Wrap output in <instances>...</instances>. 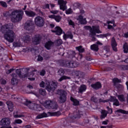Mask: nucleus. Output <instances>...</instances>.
<instances>
[{
    "label": "nucleus",
    "instance_id": "f257e3e1",
    "mask_svg": "<svg viewBox=\"0 0 128 128\" xmlns=\"http://www.w3.org/2000/svg\"><path fill=\"white\" fill-rule=\"evenodd\" d=\"M14 28V25L12 23L5 24L1 28V32L4 34V38L8 42H14L16 34L14 31L10 30Z\"/></svg>",
    "mask_w": 128,
    "mask_h": 128
},
{
    "label": "nucleus",
    "instance_id": "f03ea898",
    "mask_svg": "<svg viewBox=\"0 0 128 128\" xmlns=\"http://www.w3.org/2000/svg\"><path fill=\"white\" fill-rule=\"evenodd\" d=\"M40 88H44L45 86L48 92L52 94L54 92V90L56 88V86H58V82L46 80V84L44 81H42L40 83Z\"/></svg>",
    "mask_w": 128,
    "mask_h": 128
},
{
    "label": "nucleus",
    "instance_id": "7ed1b4c3",
    "mask_svg": "<svg viewBox=\"0 0 128 128\" xmlns=\"http://www.w3.org/2000/svg\"><path fill=\"white\" fill-rule=\"evenodd\" d=\"M84 30H90V34H89V36L90 38H92V40H96V38H94V36L96 34H102V32L100 30V27L98 26H84Z\"/></svg>",
    "mask_w": 128,
    "mask_h": 128
},
{
    "label": "nucleus",
    "instance_id": "20e7f679",
    "mask_svg": "<svg viewBox=\"0 0 128 128\" xmlns=\"http://www.w3.org/2000/svg\"><path fill=\"white\" fill-rule=\"evenodd\" d=\"M24 11L22 10H16L11 13L12 21V22H20L22 20Z\"/></svg>",
    "mask_w": 128,
    "mask_h": 128
},
{
    "label": "nucleus",
    "instance_id": "39448f33",
    "mask_svg": "<svg viewBox=\"0 0 128 128\" xmlns=\"http://www.w3.org/2000/svg\"><path fill=\"white\" fill-rule=\"evenodd\" d=\"M16 73L18 74V76L20 77V78H28V80H36V76H34V72H30L26 74H22V72L20 70L18 69L16 70Z\"/></svg>",
    "mask_w": 128,
    "mask_h": 128
},
{
    "label": "nucleus",
    "instance_id": "423d86ee",
    "mask_svg": "<svg viewBox=\"0 0 128 128\" xmlns=\"http://www.w3.org/2000/svg\"><path fill=\"white\" fill-rule=\"evenodd\" d=\"M60 112H48L47 114L44 112L42 114H39L36 117V120H40V118H48V116H60Z\"/></svg>",
    "mask_w": 128,
    "mask_h": 128
},
{
    "label": "nucleus",
    "instance_id": "0eeeda50",
    "mask_svg": "<svg viewBox=\"0 0 128 128\" xmlns=\"http://www.w3.org/2000/svg\"><path fill=\"white\" fill-rule=\"evenodd\" d=\"M43 106L46 108H49L50 110H56L58 108V103L52 100H47L44 104Z\"/></svg>",
    "mask_w": 128,
    "mask_h": 128
},
{
    "label": "nucleus",
    "instance_id": "6e6552de",
    "mask_svg": "<svg viewBox=\"0 0 128 128\" xmlns=\"http://www.w3.org/2000/svg\"><path fill=\"white\" fill-rule=\"evenodd\" d=\"M25 105H26V106L29 108H30V110H36L37 112H40V110H42V107H40V106L38 104L32 103L30 102V101H26Z\"/></svg>",
    "mask_w": 128,
    "mask_h": 128
},
{
    "label": "nucleus",
    "instance_id": "1a4fd4ad",
    "mask_svg": "<svg viewBox=\"0 0 128 128\" xmlns=\"http://www.w3.org/2000/svg\"><path fill=\"white\" fill-rule=\"evenodd\" d=\"M0 126H2L0 128H12L10 126V119L7 118H3L0 121Z\"/></svg>",
    "mask_w": 128,
    "mask_h": 128
},
{
    "label": "nucleus",
    "instance_id": "9d476101",
    "mask_svg": "<svg viewBox=\"0 0 128 128\" xmlns=\"http://www.w3.org/2000/svg\"><path fill=\"white\" fill-rule=\"evenodd\" d=\"M110 101L113 102L114 106H120V102L118 100L116 99V98L114 96H111L110 100H104L102 99H99V102H108Z\"/></svg>",
    "mask_w": 128,
    "mask_h": 128
},
{
    "label": "nucleus",
    "instance_id": "9b49d317",
    "mask_svg": "<svg viewBox=\"0 0 128 128\" xmlns=\"http://www.w3.org/2000/svg\"><path fill=\"white\" fill-rule=\"evenodd\" d=\"M57 94H60V104H64L66 100V92L64 90H58Z\"/></svg>",
    "mask_w": 128,
    "mask_h": 128
},
{
    "label": "nucleus",
    "instance_id": "f8f14e48",
    "mask_svg": "<svg viewBox=\"0 0 128 128\" xmlns=\"http://www.w3.org/2000/svg\"><path fill=\"white\" fill-rule=\"evenodd\" d=\"M63 66H66V68H78V64L76 63L75 61H66L65 62V64H62Z\"/></svg>",
    "mask_w": 128,
    "mask_h": 128
},
{
    "label": "nucleus",
    "instance_id": "ddd939ff",
    "mask_svg": "<svg viewBox=\"0 0 128 128\" xmlns=\"http://www.w3.org/2000/svg\"><path fill=\"white\" fill-rule=\"evenodd\" d=\"M34 22L36 26L40 28L44 26V20L41 16H37L34 18Z\"/></svg>",
    "mask_w": 128,
    "mask_h": 128
},
{
    "label": "nucleus",
    "instance_id": "4468645a",
    "mask_svg": "<svg viewBox=\"0 0 128 128\" xmlns=\"http://www.w3.org/2000/svg\"><path fill=\"white\" fill-rule=\"evenodd\" d=\"M24 28L26 30H32L34 28V22L32 20L27 21L24 24Z\"/></svg>",
    "mask_w": 128,
    "mask_h": 128
},
{
    "label": "nucleus",
    "instance_id": "2eb2a0df",
    "mask_svg": "<svg viewBox=\"0 0 128 128\" xmlns=\"http://www.w3.org/2000/svg\"><path fill=\"white\" fill-rule=\"evenodd\" d=\"M66 4H68L66 1H64V0H58V4L60 6V10H66L68 8Z\"/></svg>",
    "mask_w": 128,
    "mask_h": 128
},
{
    "label": "nucleus",
    "instance_id": "dca6fc26",
    "mask_svg": "<svg viewBox=\"0 0 128 128\" xmlns=\"http://www.w3.org/2000/svg\"><path fill=\"white\" fill-rule=\"evenodd\" d=\"M40 36L39 34L36 35L32 38V42L34 44H38L40 42Z\"/></svg>",
    "mask_w": 128,
    "mask_h": 128
},
{
    "label": "nucleus",
    "instance_id": "f3484780",
    "mask_svg": "<svg viewBox=\"0 0 128 128\" xmlns=\"http://www.w3.org/2000/svg\"><path fill=\"white\" fill-rule=\"evenodd\" d=\"M77 20H78L79 22L81 24H86V18H84V17L82 15H80L79 16L76 18Z\"/></svg>",
    "mask_w": 128,
    "mask_h": 128
},
{
    "label": "nucleus",
    "instance_id": "a211bd4d",
    "mask_svg": "<svg viewBox=\"0 0 128 128\" xmlns=\"http://www.w3.org/2000/svg\"><path fill=\"white\" fill-rule=\"evenodd\" d=\"M12 84L13 86H16L18 80V76L16 74H12Z\"/></svg>",
    "mask_w": 128,
    "mask_h": 128
},
{
    "label": "nucleus",
    "instance_id": "6ab92c4d",
    "mask_svg": "<svg viewBox=\"0 0 128 128\" xmlns=\"http://www.w3.org/2000/svg\"><path fill=\"white\" fill-rule=\"evenodd\" d=\"M52 32H56V34L60 36L62 34V30L60 26H56L54 30H52Z\"/></svg>",
    "mask_w": 128,
    "mask_h": 128
},
{
    "label": "nucleus",
    "instance_id": "aec40b11",
    "mask_svg": "<svg viewBox=\"0 0 128 128\" xmlns=\"http://www.w3.org/2000/svg\"><path fill=\"white\" fill-rule=\"evenodd\" d=\"M111 44L113 50L114 52H117L118 49L116 48V46H118V44H116V40H114V38H112Z\"/></svg>",
    "mask_w": 128,
    "mask_h": 128
},
{
    "label": "nucleus",
    "instance_id": "412c9836",
    "mask_svg": "<svg viewBox=\"0 0 128 128\" xmlns=\"http://www.w3.org/2000/svg\"><path fill=\"white\" fill-rule=\"evenodd\" d=\"M48 18H54L57 22H60V20H62V16H55L54 14L50 15Z\"/></svg>",
    "mask_w": 128,
    "mask_h": 128
},
{
    "label": "nucleus",
    "instance_id": "4be33fe9",
    "mask_svg": "<svg viewBox=\"0 0 128 128\" xmlns=\"http://www.w3.org/2000/svg\"><path fill=\"white\" fill-rule=\"evenodd\" d=\"M22 40L24 42H28L30 40V38L28 34H24L22 37Z\"/></svg>",
    "mask_w": 128,
    "mask_h": 128
},
{
    "label": "nucleus",
    "instance_id": "5701e85b",
    "mask_svg": "<svg viewBox=\"0 0 128 128\" xmlns=\"http://www.w3.org/2000/svg\"><path fill=\"white\" fill-rule=\"evenodd\" d=\"M91 86L94 90H98V88H102V84L100 82H97L91 84Z\"/></svg>",
    "mask_w": 128,
    "mask_h": 128
},
{
    "label": "nucleus",
    "instance_id": "b1692460",
    "mask_svg": "<svg viewBox=\"0 0 128 128\" xmlns=\"http://www.w3.org/2000/svg\"><path fill=\"white\" fill-rule=\"evenodd\" d=\"M86 90V86L82 84L80 86L78 92V94H82V92H84Z\"/></svg>",
    "mask_w": 128,
    "mask_h": 128
},
{
    "label": "nucleus",
    "instance_id": "393cba45",
    "mask_svg": "<svg viewBox=\"0 0 128 128\" xmlns=\"http://www.w3.org/2000/svg\"><path fill=\"white\" fill-rule=\"evenodd\" d=\"M25 14L26 16H29L30 18H34V16H36V12H34V11H28V10H25Z\"/></svg>",
    "mask_w": 128,
    "mask_h": 128
},
{
    "label": "nucleus",
    "instance_id": "a878e982",
    "mask_svg": "<svg viewBox=\"0 0 128 128\" xmlns=\"http://www.w3.org/2000/svg\"><path fill=\"white\" fill-rule=\"evenodd\" d=\"M107 24H108V28L109 30H110L111 28H114V27H115L116 26V24H114V20H112L111 21H108Z\"/></svg>",
    "mask_w": 128,
    "mask_h": 128
},
{
    "label": "nucleus",
    "instance_id": "bb28decb",
    "mask_svg": "<svg viewBox=\"0 0 128 128\" xmlns=\"http://www.w3.org/2000/svg\"><path fill=\"white\" fill-rule=\"evenodd\" d=\"M54 46V42L52 41H48L45 44L44 47L47 50H50V48H52V46Z\"/></svg>",
    "mask_w": 128,
    "mask_h": 128
},
{
    "label": "nucleus",
    "instance_id": "cd10ccee",
    "mask_svg": "<svg viewBox=\"0 0 128 128\" xmlns=\"http://www.w3.org/2000/svg\"><path fill=\"white\" fill-rule=\"evenodd\" d=\"M6 104L10 112H12L14 110V104H12V102L10 101H8L6 102Z\"/></svg>",
    "mask_w": 128,
    "mask_h": 128
},
{
    "label": "nucleus",
    "instance_id": "c85d7f7f",
    "mask_svg": "<svg viewBox=\"0 0 128 128\" xmlns=\"http://www.w3.org/2000/svg\"><path fill=\"white\" fill-rule=\"evenodd\" d=\"M72 38H74V36L72 33H70L69 34H64L63 36V38L65 40H66L67 38L72 40Z\"/></svg>",
    "mask_w": 128,
    "mask_h": 128
},
{
    "label": "nucleus",
    "instance_id": "c756f323",
    "mask_svg": "<svg viewBox=\"0 0 128 128\" xmlns=\"http://www.w3.org/2000/svg\"><path fill=\"white\" fill-rule=\"evenodd\" d=\"M90 48L94 52H98V44H93L90 46Z\"/></svg>",
    "mask_w": 128,
    "mask_h": 128
},
{
    "label": "nucleus",
    "instance_id": "7c9ffc66",
    "mask_svg": "<svg viewBox=\"0 0 128 128\" xmlns=\"http://www.w3.org/2000/svg\"><path fill=\"white\" fill-rule=\"evenodd\" d=\"M82 115V112H78V113L76 112H74V116L72 117V118H80Z\"/></svg>",
    "mask_w": 128,
    "mask_h": 128
},
{
    "label": "nucleus",
    "instance_id": "2f4dec72",
    "mask_svg": "<svg viewBox=\"0 0 128 128\" xmlns=\"http://www.w3.org/2000/svg\"><path fill=\"white\" fill-rule=\"evenodd\" d=\"M108 116V112L106 110H102L101 112L100 118H104Z\"/></svg>",
    "mask_w": 128,
    "mask_h": 128
},
{
    "label": "nucleus",
    "instance_id": "473e14b6",
    "mask_svg": "<svg viewBox=\"0 0 128 128\" xmlns=\"http://www.w3.org/2000/svg\"><path fill=\"white\" fill-rule=\"evenodd\" d=\"M70 100L72 102L74 106H78L80 104V102L76 100V99L72 97H70Z\"/></svg>",
    "mask_w": 128,
    "mask_h": 128
},
{
    "label": "nucleus",
    "instance_id": "72a5a7b5",
    "mask_svg": "<svg viewBox=\"0 0 128 128\" xmlns=\"http://www.w3.org/2000/svg\"><path fill=\"white\" fill-rule=\"evenodd\" d=\"M115 112L116 114L117 112H120V114H128V111H126L122 109H119L115 111Z\"/></svg>",
    "mask_w": 128,
    "mask_h": 128
},
{
    "label": "nucleus",
    "instance_id": "f704fd0d",
    "mask_svg": "<svg viewBox=\"0 0 128 128\" xmlns=\"http://www.w3.org/2000/svg\"><path fill=\"white\" fill-rule=\"evenodd\" d=\"M124 52L125 54H128V44L124 43L123 46Z\"/></svg>",
    "mask_w": 128,
    "mask_h": 128
},
{
    "label": "nucleus",
    "instance_id": "c9c22d12",
    "mask_svg": "<svg viewBox=\"0 0 128 128\" xmlns=\"http://www.w3.org/2000/svg\"><path fill=\"white\" fill-rule=\"evenodd\" d=\"M76 50H78L79 52H84V48L82 46H76Z\"/></svg>",
    "mask_w": 128,
    "mask_h": 128
},
{
    "label": "nucleus",
    "instance_id": "e433bc0d",
    "mask_svg": "<svg viewBox=\"0 0 128 128\" xmlns=\"http://www.w3.org/2000/svg\"><path fill=\"white\" fill-rule=\"evenodd\" d=\"M70 78L69 76H61V78L58 80V82H62V80H70Z\"/></svg>",
    "mask_w": 128,
    "mask_h": 128
},
{
    "label": "nucleus",
    "instance_id": "4c0bfd02",
    "mask_svg": "<svg viewBox=\"0 0 128 128\" xmlns=\"http://www.w3.org/2000/svg\"><path fill=\"white\" fill-rule=\"evenodd\" d=\"M13 46H14V48H20V46H22V45L20 42H14L13 43Z\"/></svg>",
    "mask_w": 128,
    "mask_h": 128
},
{
    "label": "nucleus",
    "instance_id": "58836bf2",
    "mask_svg": "<svg viewBox=\"0 0 128 128\" xmlns=\"http://www.w3.org/2000/svg\"><path fill=\"white\" fill-rule=\"evenodd\" d=\"M18 113V111L16 112H14V118H24V115L21 114H16Z\"/></svg>",
    "mask_w": 128,
    "mask_h": 128
},
{
    "label": "nucleus",
    "instance_id": "ea45409f",
    "mask_svg": "<svg viewBox=\"0 0 128 128\" xmlns=\"http://www.w3.org/2000/svg\"><path fill=\"white\" fill-rule=\"evenodd\" d=\"M39 92L42 96H46V92L44 89L41 88L39 90Z\"/></svg>",
    "mask_w": 128,
    "mask_h": 128
},
{
    "label": "nucleus",
    "instance_id": "a19ab883",
    "mask_svg": "<svg viewBox=\"0 0 128 128\" xmlns=\"http://www.w3.org/2000/svg\"><path fill=\"white\" fill-rule=\"evenodd\" d=\"M118 98L120 102H124V96L122 95H118Z\"/></svg>",
    "mask_w": 128,
    "mask_h": 128
},
{
    "label": "nucleus",
    "instance_id": "79ce46f5",
    "mask_svg": "<svg viewBox=\"0 0 128 128\" xmlns=\"http://www.w3.org/2000/svg\"><path fill=\"white\" fill-rule=\"evenodd\" d=\"M58 74L59 76H64V69L60 68L58 70Z\"/></svg>",
    "mask_w": 128,
    "mask_h": 128
},
{
    "label": "nucleus",
    "instance_id": "37998d69",
    "mask_svg": "<svg viewBox=\"0 0 128 128\" xmlns=\"http://www.w3.org/2000/svg\"><path fill=\"white\" fill-rule=\"evenodd\" d=\"M112 82L114 84V86L116 85V84H118V82H120L122 80H118V78H114L112 80Z\"/></svg>",
    "mask_w": 128,
    "mask_h": 128
},
{
    "label": "nucleus",
    "instance_id": "c03bdc74",
    "mask_svg": "<svg viewBox=\"0 0 128 128\" xmlns=\"http://www.w3.org/2000/svg\"><path fill=\"white\" fill-rule=\"evenodd\" d=\"M55 42L56 46H60V44H62V40L60 39H58L56 40Z\"/></svg>",
    "mask_w": 128,
    "mask_h": 128
},
{
    "label": "nucleus",
    "instance_id": "a18cd8bd",
    "mask_svg": "<svg viewBox=\"0 0 128 128\" xmlns=\"http://www.w3.org/2000/svg\"><path fill=\"white\" fill-rule=\"evenodd\" d=\"M68 22L70 24V26H72L73 28H74V22H72V20L70 19H68Z\"/></svg>",
    "mask_w": 128,
    "mask_h": 128
},
{
    "label": "nucleus",
    "instance_id": "49530a36",
    "mask_svg": "<svg viewBox=\"0 0 128 128\" xmlns=\"http://www.w3.org/2000/svg\"><path fill=\"white\" fill-rule=\"evenodd\" d=\"M66 14H72V10L70 8H69L68 10L66 11Z\"/></svg>",
    "mask_w": 128,
    "mask_h": 128
},
{
    "label": "nucleus",
    "instance_id": "de8ad7c7",
    "mask_svg": "<svg viewBox=\"0 0 128 128\" xmlns=\"http://www.w3.org/2000/svg\"><path fill=\"white\" fill-rule=\"evenodd\" d=\"M75 74L76 76H82V73L80 71H76L75 72Z\"/></svg>",
    "mask_w": 128,
    "mask_h": 128
},
{
    "label": "nucleus",
    "instance_id": "09e8293b",
    "mask_svg": "<svg viewBox=\"0 0 128 128\" xmlns=\"http://www.w3.org/2000/svg\"><path fill=\"white\" fill-rule=\"evenodd\" d=\"M0 5L3 6V8H7L8 5H6V3L4 2H0Z\"/></svg>",
    "mask_w": 128,
    "mask_h": 128
},
{
    "label": "nucleus",
    "instance_id": "8fccbe9b",
    "mask_svg": "<svg viewBox=\"0 0 128 128\" xmlns=\"http://www.w3.org/2000/svg\"><path fill=\"white\" fill-rule=\"evenodd\" d=\"M116 88L118 90H124V86L120 84H118Z\"/></svg>",
    "mask_w": 128,
    "mask_h": 128
},
{
    "label": "nucleus",
    "instance_id": "3c124183",
    "mask_svg": "<svg viewBox=\"0 0 128 128\" xmlns=\"http://www.w3.org/2000/svg\"><path fill=\"white\" fill-rule=\"evenodd\" d=\"M22 121L20 119H18L14 120V124H22Z\"/></svg>",
    "mask_w": 128,
    "mask_h": 128
},
{
    "label": "nucleus",
    "instance_id": "603ef678",
    "mask_svg": "<svg viewBox=\"0 0 128 128\" xmlns=\"http://www.w3.org/2000/svg\"><path fill=\"white\" fill-rule=\"evenodd\" d=\"M42 8L44 10H46V9L50 10V5L48 4H46L43 6Z\"/></svg>",
    "mask_w": 128,
    "mask_h": 128
},
{
    "label": "nucleus",
    "instance_id": "864d4df0",
    "mask_svg": "<svg viewBox=\"0 0 128 128\" xmlns=\"http://www.w3.org/2000/svg\"><path fill=\"white\" fill-rule=\"evenodd\" d=\"M91 100L94 102H98V98L94 96H92L91 98Z\"/></svg>",
    "mask_w": 128,
    "mask_h": 128
},
{
    "label": "nucleus",
    "instance_id": "5fc2aeb1",
    "mask_svg": "<svg viewBox=\"0 0 128 128\" xmlns=\"http://www.w3.org/2000/svg\"><path fill=\"white\" fill-rule=\"evenodd\" d=\"M96 36L98 38H106V34H100V35H96Z\"/></svg>",
    "mask_w": 128,
    "mask_h": 128
},
{
    "label": "nucleus",
    "instance_id": "6e6d98bb",
    "mask_svg": "<svg viewBox=\"0 0 128 128\" xmlns=\"http://www.w3.org/2000/svg\"><path fill=\"white\" fill-rule=\"evenodd\" d=\"M0 82H1L2 84H6V80L4 79H1L0 80Z\"/></svg>",
    "mask_w": 128,
    "mask_h": 128
},
{
    "label": "nucleus",
    "instance_id": "4d7b16f0",
    "mask_svg": "<svg viewBox=\"0 0 128 128\" xmlns=\"http://www.w3.org/2000/svg\"><path fill=\"white\" fill-rule=\"evenodd\" d=\"M46 74V71L44 70H42L40 72V76H44Z\"/></svg>",
    "mask_w": 128,
    "mask_h": 128
},
{
    "label": "nucleus",
    "instance_id": "13d9d810",
    "mask_svg": "<svg viewBox=\"0 0 128 128\" xmlns=\"http://www.w3.org/2000/svg\"><path fill=\"white\" fill-rule=\"evenodd\" d=\"M44 60V58H42V56H40V55L38 56V62H42V60Z\"/></svg>",
    "mask_w": 128,
    "mask_h": 128
},
{
    "label": "nucleus",
    "instance_id": "bf43d9fd",
    "mask_svg": "<svg viewBox=\"0 0 128 128\" xmlns=\"http://www.w3.org/2000/svg\"><path fill=\"white\" fill-rule=\"evenodd\" d=\"M14 69H10V70H8L6 71V74H10V72H12L14 71Z\"/></svg>",
    "mask_w": 128,
    "mask_h": 128
},
{
    "label": "nucleus",
    "instance_id": "052dcab7",
    "mask_svg": "<svg viewBox=\"0 0 128 128\" xmlns=\"http://www.w3.org/2000/svg\"><path fill=\"white\" fill-rule=\"evenodd\" d=\"M107 108L108 110V112L109 114H112V109L108 107H107Z\"/></svg>",
    "mask_w": 128,
    "mask_h": 128
},
{
    "label": "nucleus",
    "instance_id": "680f3d73",
    "mask_svg": "<svg viewBox=\"0 0 128 128\" xmlns=\"http://www.w3.org/2000/svg\"><path fill=\"white\" fill-rule=\"evenodd\" d=\"M52 14H58V11L57 10H52L51 11Z\"/></svg>",
    "mask_w": 128,
    "mask_h": 128
},
{
    "label": "nucleus",
    "instance_id": "e2e57ef3",
    "mask_svg": "<svg viewBox=\"0 0 128 128\" xmlns=\"http://www.w3.org/2000/svg\"><path fill=\"white\" fill-rule=\"evenodd\" d=\"M112 70L111 68L108 67V68H106L104 70H105V72H110V70Z\"/></svg>",
    "mask_w": 128,
    "mask_h": 128
},
{
    "label": "nucleus",
    "instance_id": "0e129e2a",
    "mask_svg": "<svg viewBox=\"0 0 128 128\" xmlns=\"http://www.w3.org/2000/svg\"><path fill=\"white\" fill-rule=\"evenodd\" d=\"M32 94H34L37 98H38V96H40V94H38V93L32 92Z\"/></svg>",
    "mask_w": 128,
    "mask_h": 128
},
{
    "label": "nucleus",
    "instance_id": "69168bd1",
    "mask_svg": "<svg viewBox=\"0 0 128 128\" xmlns=\"http://www.w3.org/2000/svg\"><path fill=\"white\" fill-rule=\"evenodd\" d=\"M80 12L82 14H84V10H80Z\"/></svg>",
    "mask_w": 128,
    "mask_h": 128
},
{
    "label": "nucleus",
    "instance_id": "338daca9",
    "mask_svg": "<svg viewBox=\"0 0 128 128\" xmlns=\"http://www.w3.org/2000/svg\"><path fill=\"white\" fill-rule=\"evenodd\" d=\"M124 38H128V32H127L124 34Z\"/></svg>",
    "mask_w": 128,
    "mask_h": 128
},
{
    "label": "nucleus",
    "instance_id": "774afa93",
    "mask_svg": "<svg viewBox=\"0 0 128 128\" xmlns=\"http://www.w3.org/2000/svg\"><path fill=\"white\" fill-rule=\"evenodd\" d=\"M102 124H108V121H104L102 122Z\"/></svg>",
    "mask_w": 128,
    "mask_h": 128
}]
</instances>
